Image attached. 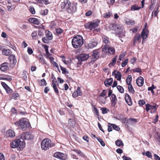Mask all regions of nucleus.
Returning a JSON list of instances; mask_svg holds the SVG:
<instances>
[{
    "label": "nucleus",
    "instance_id": "nucleus-54",
    "mask_svg": "<svg viewBox=\"0 0 160 160\" xmlns=\"http://www.w3.org/2000/svg\"><path fill=\"white\" fill-rule=\"evenodd\" d=\"M63 30L61 28L56 29V32L58 35L60 34L62 32Z\"/></svg>",
    "mask_w": 160,
    "mask_h": 160
},
{
    "label": "nucleus",
    "instance_id": "nucleus-22",
    "mask_svg": "<svg viewBox=\"0 0 160 160\" xmlns=\"http://www.w3.org/2000/svg\"><path fill=\"white\" fill-rule=\"evenodd\" d=\"M28 21L37 25H38L40 23L38 20L35 18H30L28 20Z\"/></svg>",
    "mask_w": 160,
    "mask_h": 160
},
{
    "label": "nucleus",
    "instance_id": "nucleus-47",
    "mask_svg": "<svg viewBox=\"0 0 160 160\" xmlns=\"http://www.w3.org/2000/svg\"><path fill=\"white\" fill-rule=\"evenodd\" d=\"M80 88L78 87L77 88V90L75 91L77 92V93L78 94L79 96H81L82 95V92L80 90Z\"/></svg>",
    "mask_w": 160,
    "mask_h": 160
},
{
    "label": "nucleus",
    "instance_id": "nucleus-1",
    "mask_svg": "<svg viewBox=\"0 0 160 160\" xmlns=\"http://www.w3.org/2000/svg\"><path fill=\"white\" fill-rule=\"evenodd\" d=\"M72 46L75 48L81 47L83 43L82 37L79 35L74 36L72 40Z\"/></svg>",
    "mask_w": 160,
    "mask_h": 160
},
{
    "label": "nucleus",
    "instance_id": "nucleus-35",
    "mask_svg": "<svg viewBox=\"0 0 160 160\" xmlns=\"http://www.w3.org/2000/svg\"><path fill=\"white\" fill-rule=\"evenodd\" d=\"M69 124L73 128L75 126V122L73 120H72L71 119H69L68 121Z\"/></svg>",
    "mask_w": 160,
    "mask_h": 160
},
{
    "label": "nucleus",
    "instance_id": "nucleus-58",
    "mask_svg": "<svg viewBox=\"0 0 160 160\" xmlns=\"http://www.w3.org/2000/svg\"><path fill=\"white\" fill-rule=\"evenodd\" d=\"M48 13V10H42L41 11V13L43 15H45L47 14Z\"/></svg>",
    "mask_w": 160,
    "mask_h": 160
},
{
    "label": "nucleus",
    "instance_id": "nucleus-9",
    "mask_svg": "<svg viewBox=\"0 0 160 160\" xmlns=\"http://www.w3.org/2000/svg\"><path fill=\"white\" fill-rule=\"evenodd\" d=\"M89 57L88 54L82 53L80 54L78 56L77 59L79 61H84L87 60Z\"/></svg>",
    "mask_w": 160,
    "mask_h": 160
},
{
    "label": "nucleus",
    "instance_id": "nucleus-62",
    "mask_svg": "<svg viewBox=\"0 0 160 160\" xmlns=\"http://www.w3.org/2000/svg\"><path fill=\"white\" fill-rule=\"evenodd\" d=\"M129 120L133 123H136L137 122V120L135 118H129Z\"/></svg>",
    "mask_w": 160,
    "mask_h": 160
},
{
    "label": "nucleus",
    "instance_id": "nucleus-2",
    "mask_svg": "<svg viewBox=\"0 0 160 160\" xmlns=\"http://www.w3.org/2000/svg\"><path fill=\"white\" fill-rule=\"evenodd\" d=\"M15 124L17 126H20V128L22 130L25 131L30 126L29 123L27 121L26 119H21L18 122L15 123Z\"/></svg>",
    "mask_w": 160,
    "mask_h": 160
},
{
    "label": "nucleus",
    "instance_id": "nucleus-29",
    "mask_svg": "<svg viewBox=\"0 0 160 160\" xmlns=\"http://www.w3.org/2000/svg\"><path fill=\"white\" fill-rule=\"evenodd\" d=\"M115 144L117 146L119 147L123 146L124 145L122 141L120 139H118L117 140L115 141Z\"/></svg>",
    "mask_w": 160,
    "mask_h": 160
},
{
    "label": "nucleus",
    "instance_id": "nucleus-56",
    "mask_svg": "<svg viewBox=\"0 0 160 160\" xmlns=\"http://www.w3.org/2000/svg\"><path fill=\"white\" fill-rule=\"evenodd\" d=\"M145 155L149 158H151L152 157L151 152L149 151H147L146 152Z\"/></svg>",
    "mask_w": 160,
    "mask_h": 160
},
{
    "label": "nucleus",
    "instance_id": "nucleus-50",
    "mask_svg": "<svg viewBox=\"0 0 160 160\" xmlns=\"http://www.w3.org/2000/svg\"><path fill=\"white\" fill-rule=\"evenodd\" d=\"M146 110L147 112H148L149 110L151 109V105L149 104H146Z\"/></svg>",
    "mask_w": 160,
    "mask_h": 160
},
{
    "label": "nucleus",
    "instance_id": "nucleus-26",
    "mask_svg": "<svg viewBox=\"0 0 160 160\" xmlns=\"http://www.w3.org/2000/svg\"><path fill=\"white\" fill-rule=\"evenodd\" d=\"M109 28L112 30L116 31L119 29L118 26L115 24H111L109 26Z\"/></svg>",
    "mask_w": 160,
    "mask_h": 160
},
{
    "label": "nucleus",
    "instance_id": "nucleus-5",
    "mask_svg": "<svg viewBox=\"0 0 160 160\" xmlns=\"http://www.w3.org/2000/svg\"><path fill=\"white\" fill-rule=\"evenodd\" d=\"M102 51L111 54H114L115 52L114 49L112 47H110L107 45H105L102 49Z\"/></svg>",
    "mask_w": 160,
    "mask_h": 160
},
{
    "label": "nucleus",
    "instance_id": "nucleus-38",
    "mask_svg": "<svg viewBox=\"0 0 160 160\" xmlns=\"http://www.w3.org/2000/svg\"><path fill=\"white\" fill-rule=\"evenodd\" d=\"M157 136L156 137L157 141L158 144H160V133L157 132Z\"/></svg>",
    "mask_w": 160,
    "mask_h": 160
},
{
    "label": "nucleus",
    "instance_id": "nucleus-24",
    "mask_svg": "<svg viewBox=\"0 0 160 160\" xmlns=\"http://www.w3.org/2000/svg\"><path fill=\"white\" fill-rule=\"evenodd\" d=\"M142 37L139 34H137L134 37V41H133V43L134 45L135 43H136L137 41H138L139 42H141V39L140 38Z\"/></svg>",
    "mask_w": 160,
    "mask_h": 160
},
{
    "label": "nucleus",
    "instance_id": "nucleus-45",
    "mask_svg": "<svg viewBox=\"0 0 160 160\" xmlns=\"http://www.w3.org/2000/svg\"><path fill=\"white\" fill-rule=\"evenodd\" d=\"M19 96V94L18 93H15L12 94V98L16 100L17 99V98Z\"/></svg>",
    "mask_w": 160,
    "mask_h": 160
},
{
    "label": "nucleus",
    "instance_id": "nucleus-6",
    "mask_svg": "<svg viewBox=\"0 0 160 160\" xmlns=\"http://www.w3.org/2000/svg\"><path fill=\"white\" fill-rule=\"evenodd\" d=\"M99 22H100L98 21L88 22L85 25V27L90 30H92L98 26Z\"/></svg>",
    "mask_w": 160,
    "mask_h": 160
},
{
    "label": "nucleus",
    "instance_id": "nucleus-4",
    "mask_svg": "<svg viewBox=\"0 0 160 160\" xmlns=\"http://www.w3.org/2000/svg\"><path fill=\"white\" fill-rule=\"evenodd\" d=\"M52 146L51 141L48 138L44 139L42 142L41 147L42 150H46Z\"/></svg>",
    "mask_w": 160,
    "mask_h": 160
},
{
    "label": "nucleus",
    "instance_id": "nucleus-44",
    "mask_svg": "<svg viewBox=\"0 0 160 160\" xmlns=\"http://www.w3.org/2000/svg\"><path fill=\"white\" fill-rule=\"evenodd\" d=\"M117 56L115 57L113 59L112 62L109 64V65L111 64L112 66L114 65L116 63L117 60Z\"/></svg>",
    "mask_w": 160,
    "mask_h": 160
},
{
    "label": "nucleus",
    "instance_id": "nucleus-10",
    "mask_svg": "<svg viewBox=\"0 0 160 160\" xmlns=\"http://www.w3.org/2000/svg\"><path fill=\"white\" fill-rule=\"evenodd\" d=\"M100 55L98 50H95L93 51L91 58L92 61L95 62L99 57Z\"/></svg>",
    "mask_w": 160,
    "mask_h": 160
},
{
    "label": "nucleus",
    "instance_id": "nucleus-30",
    "mask_svg": "<svg viewBox=\"0 0 160 160\" xmlns=\"http://www.w3.org/2000/svg\"><path fill=\"white\" fill-rule=\"evenodd\" d=\"M52 86L56 94H58L59 93V91L57 88V86L55 83L54 82H52Z\"/></svg>",
    "mask_w": 160,
    "mask_h": 160
},
{
    "label": "nucleus",
    "instance_id": "nucleus-63",
    "mask_svg": "<svg viewBox=\"0 0 160 160\" xmlns=\"http://www.w3.org/2000/svg\"><path fill=\"white\" fill-rule=\"evenodd\" d=\"M153 156L155 160H160V158L157 155L155 154Z\"/></svg>",
    "mask_w": 160,
    "mask_h": 160
},
{
    "label": "nucleus",
    "instance_id": "nucleus-28",
    "mask_svg": "<svg viewBox=\"0 0 160 160\" xmlns=\"http://www.w3.org/2000/svg\"><path fill=\"white\" fill-rule=\"evenodd\" d=\"M11 53V51L9 49L4 48L2 51V53L3 55L8 56Z\"/></svg>",
    "mask_w": 160,
    "mask_h": 160
},
{
    "label": "nucleus",
    "instance_id": "nucleus-49",
    "mask_svg": "<svg viewBox=\"0 0 160 160\" xmlns=\"http://www.w3.org/2000/svg\"><path fill=\"white\" fill-rule=\"evenodd\" d=\"M126 23L128 25H133L134 23V21L132 20H129L126 22Z\"/></svg>",
    "mask_w": 160,
    "mask_h": 160
},
{
    "label": "nucleus",
    "instance_id": "nucleus-12",
    "mask_svg": "<svg viewBox=\"0 0 160 160\" xmlns=\"http://www.w3.org/2000/svg\"><path fill=\"white\" fill-rule=\"evenodd\" d=\"M53 156L60 159L63 160L65 159L64 154L63 153L60 152H57L54 153Z\"/></svg>",
    "mask_w": 160,
    "mask_h": 160
},
{
    "label": "nucleus",
    "instance_id": "nucleus-23",
    "mask_svg": "<svg viewBox=\"0 0 160 160\" xmlns=\"http://www.w3.org/2000/svg\"><path fill=\"white\" fill-rule=\"evenodd\" d=\"M111 98L112 105L114 106L116 104L117 101L116 97L114 94H113L111 95Z\"/></svg>",
    "mask_w": 160,
    "mask_h": 160
},
{
    "label": "nucleus",
    "instance_id": "nucleus-40",
    "mask_svg": "<svg viewBox=\"0 0 160 160\" xmlns=\"http://www.w3.org/2000/svg\"><path fill=\"white\" fill-rule=\"evenodd\" d=\"M118 90L121 93H123L124 92V90L123 87L120 86H118L117 87Z\"/></svg>",
    "mask_w": 160,
    "mask_h": 160
},
{
    "label": "nucleus",
    "instance_id": "nucleus-37",
    "mask_svg": "<svg viewBox=\"0 0 160 160\" xmlns=\"http://www.w3.org/2000/svg\"><path fill=\"white\" fill-rule=\"evenodd\" d=\"M60 66L63 74L68 73L69 72L67 70V69L66 68H63L61 66Z\"/></svg>",
    "mask_w": 160,
    "mask_h": 160
},
{
    "label": "nucleus",
    "instance_id": "nucleus-33",
    "mask_svg": "<svg viewBox=\"0 0 160 160\" xmlns=\"http://www.w3.org/2000/svg\"><path fill=\"white\" fill-rule=\"evenodd\" d=\"M102 41L105 44H107L109 42V38L105 36L102 37Z\"/></svg>",
    "mask_w": 160,
    "mask_h": 160
},
{
    "label": "nucleus",
    "instance_id": "nucleus-51",
    "mask_svg": "<svg viewBox=\"0 0 160 160\" xmlns=\"http://www.w3.org/2000/svg\"><path fill=\"white\" fill-rule=\"evenodd\" d=\"M107 92L106 90H103L99 95V97H104L107 95Z\"/></svg>",
    "mask_w": 160,
    "mask_h": 160
},
{
    "label": "nucleus",
    "instance_id": "nucleus-15",
    "mask_svg": "<svg viewBox=\"0 0 160 160\" xmlns=\"http://www.w3.org/2000/svg\"><path fill=\"white\" fill-rule=\"evenodd\" d=\"M98 42L96 40H93L90 41L88 45L89 48H93L96 46L97 45Z\"/></svg>",
    "mask_w": 160,
    "mask_h": 160
},
{
    "label": "nucleus",
    "instance_id": "nucleus-52",
    "mask_svg": "<svg viewBox=\"0 0 160 160\" xmlns=\"http://www.w3.org/2000/svg\"><path fill=\"white\" fill-rule=\"evenodd\" d=\"M112 124H111L110 123H108V132H111L112 131Z\"/></svg>",
    "mask_w": 160,
    "mask_h": 160
},
{
    "label": "nucleus",
    "instance_id": "nucleus-20",
    "mask_svg": "<svg viewBox=\"0 0 160 160\" xmlns=\"http://www.w3.org/2000/svg\"><path fill=\"white\" fill-rule=\"evenodd\" d=\"M143 78L141 77L138 78L136 80V83L137 85L139 87H141L142 86L143 84Z\"/></svg>",
    "mask_w": 160,
    "mask_h": 160
},
{
    "label": "nucleus",
    "instance_id": "nucleus-14",
    "mask_svg": "<svg viewBox=\"0 0 160 160\" xmlns=\"http://www.w3.org/2000/svg\"><path fill=\"white\" fill-rule=\"evenodd\" d=\"M112 75H114L115 78L117 79V80H121L122 75L120 72L117 71H114L112 72Z\"/></svg>",
    "mask_w": 160,
    "mask_h": 160
},
{
    "label": "nucleus",
    "instance_id": "nucleus-11",
    "mask_svg": "<svg viewBox=\"0 0 160 160\" xmlns=\"http://www.w3.org/2000/svg\"><path fill=\"white\" fill-rule=\"evenodd\" d=\"M77 10L76 4L70 3L67 11L70 13L74 12Z\"/></svg>",
    "mask_w": 160,
    "mask_h": 160
},
{
    "label": "nucleus",
    "instance_id": "nucleus-34",
    "mask_svg": "<svg viewBox=\"0 0 160 160\" xmlns=\"http://www.w3.org/2000/svg\"><path fill=\"white\" fill-rule=\"evenodd\" d=\"M132 80V76L131 75H128V78L126 79V82L128 85L131 84L130 82H131Z\"/></svg>",
    "mask_w": 160,
    "mask_h": 160
},
{
    "label": "nucleus",
    "instance_id": "nucleus-53",
    "mask_svg": "<svg viewBox=\"0 0 160 160\" xmlns=\"http://www.w3.org/2000/svg\"><path fill=\"white\" fill-rule=\"evenodd\" d=\"M41 86H46L47 85V83L46 82V81L44 79H42L41 80Z\"/></svg>",
    "mask_w": 160,
    "mask_h": 160
},
{
    "label": "nucleus",
    "instance_id": "nucleus-21",
    "mask_svg": "<svg viewBox=\"0 0 160 160\" xmlns=\"http://www.w3.org/2000/svg\"><path fill=\"white\" fill-rule=\"evenodd\" d=\"M113 79L112 78L105 80L104 82L105 85L107 87L111 86L113 82Z\"/></svg>",
    "mask_w": 160,
    "mask_h": 160
},
{
    "label": "nucleus",
    "instance_id": "nucleus-43",
    "mask_svg": "<svg viewBox=\"0 0 160 160\" xmlns=\"http://www.w3.org/2000/svg\"><path fill=\"white\" fill-rule=\"evenodd\" d=\"M112 125V127L114 130L117 131H118L120 130V128L118 126L116 125L115 124H112V125Z\"/></svg>",
    "mask_w": 160,
    "mask_h": 160
},
{
    "label": "nucleus",
    "instance_id": "nucleus-46",
    "mask_svg": "<svg viewBox=\"0 0 160 160\" xmlns=\"http://www.w3.org/2000/svg\"><path fill=\"white\" fill-rule=\"evenodd\" d=\"M128 59H127L124 60V61L122 63L121 65L122 67H124L126 66L128 62Z\"/></svg>",
    "mask_w": 160,
    "mask_h": 160
},
{
    "label": "nucleus",
    "instance_id": "nucleus-32",
    "mask_svg": "<svg viewBox=\"0 0 160 160\" xmlns=\"http://www.w3.org/2000/svg\"><path fill=\"white\" fill-rule=\"evenodd\" d=\"M128 85V91L130 93H131L132 94H133L134 92V90L133 89V87L132 85L130 84V85Z\"/></svg>",
    "mask_w": 160,
    "mask_h": 160
},
{
    "label": "nucleus",
    "instance_id": "nucleus-48",
    "mask_svg": "<svg viewBox=\"0 0 160 160\" xmlns=\"http://www.w3.org/2000/svg\"><path fill=\"white\" fill-rule=\"evenodd\" d=\"M29 10L32 14H33L35 13V9L32 6H30L29 7Z\"/></svg>",
    "mask_w": 160,
    "mask_h": 160
},
{
    "label": "nucleus",
    "instance_id": "nucleus-36",
    "mask_svg": "<svg viewBox=\"0 0 160 160\" xmlns=\"http://www.w3.org/2000/svg\"><path fill=\"white\" fill-rule=\"evenodd\" d=\"M73 151H74L75 152L78 153L80 156L82 157H84V155L80 151L78 150L74 149L72 150Z\"/></svg>",
    "mask_w": 160,
    "mask_h": 160
},
{
    "label": "nucleus",
    "instance_id": "nucleus-25",
    "mask_svg": "<svg viewBox=\"0 0 160 160\" xmlns=\"http://www.w3.org/2000/svg\"><path fill=\"white\" fill-rule=\"evenodd\" d=\"M52 36L50 35V36H48L43 38L42 41L43 42L47 43L48 42L49 40H52Z\"/></svg>",
    "mask_w": 160,
    "mask_h": 160
},
{
    "label": "nucleus",
    "instance_id": "nucleus-31",
    "mask_svg": "<svg viewBox=\"0 0 160 160\" xmlns=\"http://www.w3.org/2000/svg\"><path fill=\"white\" fill-rule=\"evenodd\" d=\"M158 107V106H157L156 103H153V105H151V109L152 110V112L154 113L156 112V109Z\"/></svg>",
    "mask_w": 160,
    "mask_h": 160
},
{
    "label": "nucleus",
    "instance_id": "nucleus-41",
    "mask_svg": "<svg viewBox=\"0 0 160 160\" xmlns=\"http://www.w3.org/2000/svg\"><path fill=\"white\" fill-rule=\"evenodd\" d=\"M96 138L102 146L104 147L105 146V143L101 139L99 138L98 137H97Z\"/></svg>",
    "mask_w": 160,
    "mask_h": 160
},
{
    "label": "nucleus",
    "instance_id": "nucleus-60",
    "mask_svg": "<svg viewBox=\"0 0 160 160\" xmlns=\"http://www.w3.org/2000/svg\"><path fill=\"white\" fill-rule=\"evenodd\" d=\"M158 8H157L156 11H155L154 12H153V11L152 12V16L153 14L154 16H155V17L157 16L158 13Z\"/></svg>",
    "mask_w": 160,
    "mask_h": 160
},
{
    "label": "nucleus",
    "instance_id": "nucleus-57",
    "mask_svg": "<svg viewBox=\"0 0 160 160\" xmlns=\"http://www.w3.org/2000/svg\"><path fill=\"white\" fill-rule=\"evenodd\" d=\"M5 90L8 93H11L12 91V89H11L8 86L7 88H6Z\"/></svg>",
    "mask_w": 160,
    "mask_h": 160
},
{
    "label": "nucleus",
    "instance_id": "nucleus-64",
    "mask_svg": "<svg viewBox=\"0 0 160 160\" xmlns=\"http://www.w3.org/2000/svg\"><path fill=\"white\" fill-rule=\"evenodd\" d=\"M122 158L123 160H131V159L130 158L127 157L125 156H123Z\"/></svg>",
    "mask_w": 160,
    "mask_h": 160
},
{
    "label": "nucleus",
    "instance_id": "nucleus-27",
    "mask_svg": "<svg viewBox=\"0 0 160 160\" xmlns=\"http://www.w3.org/2000/svg\"><path fill=\"white\" fill-rule=\"evenodd\" d=\"M141 8V7L138 6L137 4H134L131 6L130 10L132 11L138 10L140 9Z\"/></svg>",
    "mask_w": 160,
    "mask_h": 160
},
{
    "label": "nucleus",
    "instance_id": "nucleus-17",
    "mask_svg": "<svg viewBox=\"0 0 160 160\" xmlns=\"http://www.w3.org/2000/svg\"><path fill=\"white\" fill-rule=\"evenodd\" d=\"M125 99L128 105L131 106L132 105V102L131 98L128 94L127 93L125 94Z\"/></svg>",
    "mask_w": 160,
    "mask_h": 160
},
{
    "label": "nucleus",
    "instance_id": "nucleus-55",
    "mask_svg": "<svg viewBox=\"0 0 160 160\" xmlns=\"http://www.w3.org/2000/svg\"><path fill=\"white\" fill-rule=\"evenodd\" d=\"M145 103V101L143 100H140L138 101V104L140 106L144 105Z\"/></svg>",
    "mask_w": 160,
    "mask_h": 160
},
{
    "label": "nucleus",
    "instance_id": "nucleus-19",
    "mask_svg": "<svg viewBox=\"0 0 160 160\" xmlns=\"http://www.w3.org/2000/svg\"><path fill=\"white\" fill-rule=\"evenodd\" d=\"M6 136L8 137L13 138L15 136V133L13 130H9L6 132Z\"/></svg>",
    "mask_w": 160,
    "mask_h": 160
},
{
    "label": "nucleus",
    "instance_id": "nucleus-59",
    "mask_svg": "<svg viewBox=\"0 0 160 160\" xmlns=\"http://www.w3.org/2000/svg\"><path fill=\"white\" fill-rule=\"evenodd\" d=\"M27 51L29 55H31L33 53V51L32 49L30 47H28V48Z\"/></svg>",
    "mask_w": 160,
    "mask_h": 160
},
{
    "label": "nucleus",
    "instance_id": "nucleus-7",
    "mask_svg": "<svg viewBox=\"0 0 160 160\" xmlns=\"http://www.w3.org/2000/svg\"><path fill=\"white\" fill-rule=\"evenodd\" d=\"M33 136L29 132L22 133L21 135V138L23 140L24 139L30 140L33 138Z\"/></svg>",
    "mask_w": 160,
    "mask_h": 160
},
{
    "label": "nucleus",
    "instance_id": "nucleus-39",
    "mask_svg": "<svg viewBox=\"0 0 160 160\" xmlns=\"http://www.w3.org/2000/svg\"><path fill=\"white\" fill-rule=\"evenodd\" d=\"M101 110L102 111V113L103 114H105L107 113L108 111H109V110L106 108H101Z\"/></svg>",
    "mask_w": 160,
    "mask_h": 160
},
{
    "label": "nucleus",
    "instance_id": "nucleus-16",
    "mask_svg": "<svg viewBox=\"0 0 160 160\" xmlns=\"http://www.w3.org/2000/svg\"><path fill=\"white\" fill-rule=\"evenodd\" d=\"M8 62H5L1 64L0 68L1 70L2 71H5L8 70L9 69V67L8 66Z\"/></svg>",
    "mask_w": 160,
    "mask_h": 160
},
{
    "label": "nucleus",
    "instance_id": "nucleus-8",
    "mask_svg": "<svg viewBox=\"0 0 160 160\" xmlns=\"http://www.w3.org/2000/svg\"><path fill=\"white\" fill-rule=\"evenodd\" d=\"M70 3L69 0H64L63 2L61 3V6L62 9L67 11L68 8L69 7V5H70Z\"/></svg>",
    "mask_w": 160,
    "mask_h": 160
},
{
    "label": "nucleus",
    "instance_id": "nucleus-18",
    "mask_svg": "<svg viewBox=\"0 0 160 160\" xmlns=\"http://www.w3.org/2000/svg\"><path fill=\"white\" fill-rule=\"evenodd\" d=\"M8 59L11 64H14L17 62V60L14 55L12 54L9 56Z\"/></svg>",
    "mask_w": 160,
    "mask_h": 160
},
{
    "label": "nucleus",
    "instance_id": "nucleus-3",
    "mask_svg": "<svg viewBox=\"0 0 160 160\" xmlns=\"http://www.w3.org/2000/svg\"><path fill=\"white\" fill-rule=\"evenodd\" d=\"M25 145V143L23 141H21L19 139L15 140L11 143V147L12 148H17L19 150L23 149Z\"/></svg>",
    "mask_w": 160,
    "mask_h": 160
},
{
    "label": "nucleus",
    "instance_id": "nucleus-61",
    "mask_svg": "<svg viewBox=\"0 0 160 160\" xmlns=\"http://www.w3.org/2000/svg\"><path fill=\"white\" fill-rule=\"evenodd\" d=\"M133 71L134 72H142L141 69L139 68H137L135 69H133Z\"/></svg>",
    "mask_w": 160,
    "mask_h": 160
},
{
    "label": "nucleus",
    "instance_id": "nucleus-42",
    "mask_svg": "<svg viewBox=\"0 0 160 160\" xmlns=\"http://www.w3.org/2000/svg\"><path fill=\"white\" fill-rule=\"evenodd\" d=\"M111 14V13L108 12V13L106 12L104 13L103 14V17L105 18H110Z\"/></svg>",
    "mask_w": 160,
    "mask_h": 160
},
{
    "label": "nucleus",
    "instance_id": "nucleus-13",
    "mask_svg": "<svg viewBox=\"0 0 160 160\" xmlns=\"http://www.w3.org/2000/svg\"><path fill=\"white\" fill-rule=\"evenodd\" d=\"M148 31L147 29H144L141 33V37L143 38L142 43L143 42L144 39H146L148 35Z\"/></svg>",
    "mask_w": 160,
    "mask_h": 160
}]
</instances>
